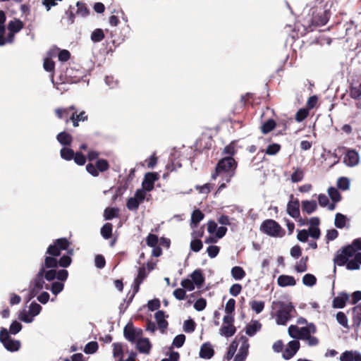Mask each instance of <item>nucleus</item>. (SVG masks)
I'll use <instances>...</instances> for the list:
<instances>
[{"mask_svg":"<svg viewBox=\"0 0 361 361\" xmlns=\"http://www.w3.org/2000/svg\"><path fill=\"white\" fill-rule=\"evenodd\" d=\"M3 345L6 349L11 352L17 351L20 347V341L17 340H13L11 338H10Z\"/></svg>","mask_w":361,"mask_h":361,"instance_id":"f704fd0d","label":"nucleus"},{"mask_svg":"<svg viewBox=\"0 0 361 361\" xmlns=\"http://www.w3.org/2000/svg\"><path fill=\"white\" fill-rule=\"evenodd\" d=\"M281 147L279 144L273 143L267 147L265 153L270 156L275 155L281 150Z\"/></svg>","mask_w":361,"mask_h":361,"instance_id":"ea45409f","label":"nucleus"},{"mask_svg":"<svg viewBox=\"0 0 361 361\" xmlns=\"http://www.w3.org/2000/svg\"><path fill=\"white\" fill-rule=\"evenodd\" d=\"M72 259L69 255H63L59 259H58L59 267L66 268L71 265Z\"/></svg>","mask_w":361,"mask_h":361,"instance_id":"603ef678","label":"nucleus"},{"mask_svg":"<svg viewBox=\"0 0 361 361\" xmlns=\"http://www.w3.org/2000/svg\"><path fill=\"white\" fill-rule=\"evenodd\" d=\"M56 140L61 145L66 147L71 145L73 139L70 133L63 131L56 135Z\"/></svg>","mask_w":361,"mask_h":361,"instance_id":"6ab92c4d","label":"nucleus"},{"mask_svg":"<svg viewBox=\"0 0 361 361\" xmlns=\"http://www.w3.org/2000/svg\"><path fill=\"white\" fill-rule=\"evenodd\" d=\"M354 258L352 259H347L345 263V267L348 270H357L360 269L361 264V252H357L354 255Z\"/></svg>","mask_w":361,"mask_h":361,"instance_id":"dca6fc26","label":"nucleus"},{"mask_svg":"<svg viewBox=\"0 0 361 361\" xmlns=\"http://www.w3.org/2000/svg\"><path fill=\"white\" fill-rule=\"evenodd\" d=\"M214 350L209 343L202 345L200 350V357L203 359H210L213 357Z\"/></svg>","mask_w":361,"mask_h":361,"instance_id":"a211bd4d","label":"nucleus"},{"mask_svg":"<svg viewBox=\"0 0 361 361\" xmlns=\"http://www.w3.org/2000/svg\"><path fill=\"white\" fill-rule=\"evenodd\" d=\"M77 13L82 16H87L89 14V10L86 4L82 2L77 3Z\"/></svg>","mask_w":361,"mask_h":361,"instance_id":"e2e57ef3","label":"nucleus"},{"mask_svg":"<svg viewBox=\"0 0 361 361\" xmlns=\"http://www.w3.org/2000/svg\"><path fill=\"white\" fill-rule=\"evenodd\" d=\"M142 335L141 329H135L132 323H128L123 329V336L130 343H135Z\"/></svg>","mask_w":361,"mask_h":361,"instance_id":"6e6552de","label":"nucleus"},{"mask_svg":"<svg viewBox=\"0 0 361 361\" xmlns=\"http://www.w3.org/2000/svg\"><path fill=\"white\" fill-rule=\"evenodd\" d=\"M202 247V242L200 239H194L190 242V249L195 252L200 251Z\"/></svg>","mask_w":361,"mask_h":361,"instance_id":"052dcab7","label":"nucleus"},{"mask_svg":"<svg viewBox=\"0 0 361 361\" xmlns=\"http://www.w3.org/2000/svg\"><path fill=\"white\" fill-rule=\"evenodd\" d=\"M136 347L139 352L147 354L152 345L148 338H139L136 341Z\"/></svg>","mask_w":361,"mask_h":361,"instance_id":"aec40b11","label":"nucleus"},{"mask_svg":"<svg viewBox=\"0 0 361 361\" xmlns=\"http://www.w3.org/2000/svg\"><path fill=\"white\" fill-rule=\"evenodd\" d=\"M349 300V295L345 292H341L337 297L333 300L332 306L334 308H343L345 303Z\"/></svg>","mask_w":361,"mask_h":361,"instance_id":"2eb2a0df","label":"nucleus"},{"mask_svg":"<svg viewBox=\"0 0 361 361\" xmlns=\"http://www.w3.org/2000/svg\"><path fill=\"white\" fill-rule=\"evenodd\" d=\"M345 222L346 218L343 214L341 213H337L336 214L334 222L336 227L343 228L345 226Z\"/></svg>","mask_w":361,"mask_h":361,"instance_id":"58836bf2","label":"nucleus"},{"mask_svg":"<svg viewBox=\"0 0 361 361\" xmlns=\"http://www.w3.org/2000/svg\"><path fill=\"white\" fill-rule=\"evenodd\" d=\"M113 225L111 223H106L101 228V235L106 239H109L112 235Z\"/></svg>","mask_w":361,"mask_h":361,"instance_id":"7c9ffc66","label":"nucleus"},{"mask_svg":"<svg viewBox=\"0 0 361 361\" xmlns=\"http://www.w3.org/2000/svg\"><path fill=\"white\" fill-rule=\"evenodd\" d=\"M290 200L287 204V213L293 218L300 216V202L298 199H294L293 195H290Z\"/></svg>","mask_w":361,"mask_h":361,"instance_id":"9d476101","label":"nucleus"},{"mask_svg":"<svg viewBox=\"0 0 361 361\" xmlns=\"http://www.w3.org/2000/svg\"><path fill=\"white\" fill-rule=\"evenodd\" d=\"M71 245V242L66 238H61L54 240L53 243L49 245L47 249L44 262L41 268L54 269L59 267L56 257L60 256L61 251L67 250Z\"/></svg>","mask_w":361,"mask_h":361,"instance_id":"f257e3e1","label":"nucleus"},{"mask_svg":"<svg viewBox=\"0 0 361 361\" xmlns=\"http://www.w3.org/2000/svg\"><path fill=\"white\" fill-rule=\"evenodd\" d=\"M75 110V106L71 105L66 108H57L55 109V114L59 119H63L66 123L70 121V116L71 113Z\"/></svg>","mask_w":361,"mask_h":361,"instance_id":"f8f14e48","label":"nucleus"},{"mask_svg":"<svg viewBox=\"0 0 361 361\" xmlns=\"http://www.w3.org/2000/svg\"><path fill=\"white\" fill-rule=\"evenodd\" d=\"M308 257H303L295 266V270L298 273H302L307 270Z\"/></svg>","mask_w":361,"mask_h":361,"instance_id":"2f4dec72","label":"nucleus"},{"mask_svg":"<svg viewBox=\"0 0 361 361\" xmlns=\"http://www.w3.org/2000/svg\"><path fill=\"white\" fill-rule=\"evenodd\" d=\"M361 250V239H355L350 245H345L337 250L334 257L335 265L345 266L348 259H350Z\"/></svg>","mask_w":361,"mask_h":361,"instance_id":"7ed1b4c3","label":"nucleus"},{"mask_svg":"<svg viewBox=\"0 0 361 361\" xmlns=\"http://www.w3.org/2000/svg\"><path fill=\"white\" fill-rule=\"evenodd\" d=\"M238 346V343L235 341H233L231 343V345H230V346L228 348V351L226 353V358L228 360H230L234 356V355H235V353L236 352Z\"/></svg>","mask_w":361,"mask_h":361,"instance_id":"8fccbe9b","label":"nucleus"},{"mask_svg":"<svg viewBox=\"0 0 361 361\" xmlns=\"http://www.w3.org/2000/svg\"><path fill=\"white\" fill-rule=\"evenodd\" d=\"M64 288V284L61 282H59V281H56V282H54L51 287L49 286V289L51 293L54 295H57L59 294L60 292H61L63 290Z\"/></svg>","mask_w":361,"mask_h":361,"instance_id":"864d4df0","label":"nucleus"},{"mask_svg":"<svg viewBox=\"0 0 361 361\" xmlns=\"http://www.w3.org/2000/svg\"><path fill=\"white\" fill-rule=\"evenodd\" d=\"M317 209V204L315 200L302 201V210L308 214H312Z\"/></svg>","mask_w":361,"mask_h":361,"instance_id":"4be33fe9","label":"nucleus"},{"mask_svg":"<svg viewBox=\"0 0 361 361\" xmlns=\"http://www.w3.org/2000/svg\"><path fill=\"white\" fill-rule=\"evenodd\" d=\"M304 173L300 169H297L291 175V180L293 183H298L302 180Z\"/></svg>","mask_w":361,"mask_h":361,"instance_id":"bf43d9fd","label":"nucleus"},{"mask_svg":"<svg viewBox=\"0 0 361 361\" xmlns=\"http://www.w3.org/2000/svg\"><path fill=\"white\" fill-rule=\"evenodd\" d=\"M195 327H196V324L193 319H190L185 320L184 322L183 330L186 333L193 332L195 330Z\"/></svg>","mask_w":361,"mask_h":361,"instance_id":"49530a36","label":"nucleus"},{"mask_svg":"<svg viewBox=\"0 0 361 361\" xmlns=\"http://www.w3.org/2000/svg\"><path fill=\"white\" fill-rule=\"evenodd\" d=\"M44 271L42 274L43 277L48 281H51L56 279V269H49L46 271V269H44Z\"/></svg>","mask_w":361,"mask_h":361,"instance_id":"6e6d98bb","label":"nucleus"},{"mask_svg":"<svg viewBox=\"0 0 361 361\" xmlns=\"http://www.w3.org/2000/svg\"><path fill=\"white\" fill-rule=\"evenodd\" d=\"M262 328V324L259 322L257 320H252L251 324L247 325L245 328V333L249 336H254L258 331H259Z\"/></svg>","mask_w":361,"mask_h":361,"instance_id":"5701e85b","label":"nucleus"},{"mask_svg":"<svg viewBox=\"0 0 361 361\" xmlns=\"http://www.w3.org/2000/svg\"><path fill=\"white\" fill-rule=\"evenodd\" d=\"M43 271L44 269H40L33 279L28 293L27 302L35 298L44 288L47 290L49 289V285L44 282V278L42 276Z\"/></svg>","mask_w":361,"mask_h":361,"instance_id":"39448f33","label":"nucleus"},{"mask_svg":"<svg viewBox=\"0 0 361 361\" xmlns=\"http://www.w3.org/2000/svg\"><path fill=\"white\" fill-rule=\"evenodd\" d=\"M237 166L238 163L233 157L222 158L216 164L215 170L212 173L211 177L213 180H215L219 176L225 174L224 180H225L226 183H229L231 178L235 175Z\"/></svg>","mask_w":361,"mask_h":361,"instance_id":"f03ea898","label":"nucleus"},{"mask_svg":"<svg viewBox=\"0 0 361 361\" xmlns=\"http://www.w3.org/2000/svg\"><path fill=\"white\" fill-rule=\"evenodd\" d=\"M140 202L133 197L127 200L126 207L129 210L135 211L139 207Z\"/></svg>","mask_w":361,"mask_h":361,"instance_id":"5fc2aeb1","label":"nucleus"},{"mask_svg":"<svg viewBox=\"0 0 361 361\" xmlns=\"http://www.w3.org/2000/svg\"><path fill=\"white\" fill-rule=\"evenodd\" d=\"M276 126V123L274 119H269L261 126V131L263 134H267L273 130Z\"/></svg>","mask_w":361,"mask_h":361,"instance_id":"bb28decb","label":"nucleus"},{"mask_svg":"<svg viewBox=\"0 0 361 361\" xmlns=\"http://www.w3.org/2000/svg\"><path fill=\"white\" fill-rule=\"evenodd\" d=\"M300 348V343L298 341H291L288 343L283 353V357L285 360H289L294 356Z\"/></svg>","mask_w":361,"mask_h":361,"instance_id":"ddd939ff","label":"nucleus"},{"mask_svg":"<svg viewBox=\"0 0 361 361\" xmlns=\"http://www.w3.org/2000/svg\"><path fill=\"white\" fill-rule=\"evenodd\" d=\"M207 305V301L204 298H201L197 299L194 303V308L197 311H202Z\"/></svg>","mask_w":361,"mask_h":361,"instance_id":"774afa93","label":"nucleus"},{"mask_svg":"<svg viewBox=\"0 0 361 361\" xmlns=\"http://www.w3.org/2000/svg\"><path fill=\"white\" fill-rule=\"evenodd\" d=\"M42 310V307L37 302H32L30 305V314L32 317H35L39 314Z\"/></svg>","mask_w":361,"mask_h":361,"instance_id":"680f3d73","label":"nucleus"},{"mask_svg":"<svg viewBox=\"0 0 361 361\" xmlns=\"http://www.w3.org/2000/svg\"><path fill=\"white\" fill-rule=\"evenodd\" d=\"M168 317L169 316L166 315L165 312L163 310H158L154 314V318L157 323L158 329L162 334H164L168 328L169 323L165 319Z\"/></svg>","mask_w":361,"mask_h":361,"instance_id":"9b49d317","label":"nucleus"},{"mask_svg":"<svg viewBox=\"0 0 361 361\" xmlns=\"http://www.w3.org/2000/svg\"><path fill=\"white\" fill-rule=\"evenodd\" d=\"M119 209L117 207H107L104 212V218L105 220H111L118 216Z\"/></svg>","mask_w":361,"mask_h":361,"instance_id":"c756f323","label":"nucleus"},{"mask_svg":"<svg viewBox=\"0 0 361 361\" xmlns=\"http://www.w3.org/2000/svg\"><path fill=\"white\" fill-rule=\"evenodd\" d=\"M329 11L326 10H314L312 11V17L310 20L311 25L322 26L326 24L329 19Z\"/></svg>","mask_w":361,"mask_h":361,"instance_id":"0eeeda50","label":"nucleus"},{"mask_svg":"<svg viewBox=\"0 0 361 361\" xmlns=\"http://www.w3.org/2000/svg\"><path fill=\"white\" fill-rule=\"evenodd\" d=\"M43 67L47 72H54L55 63L49 58H46L44 60Z\"/></svg>","mask_w":361,"mask_h":361,"instance_id":"13d9d810","label":"nucleus"},{"mask_svg":"<svg viewBox=\"0 0 361 361\" xmlns=\"http://www.w3.org/2000/svg\"><path fill=\"white\" fill-rule=\"evenodd\" d=\"M68 147V146H66L61 149L60 156L66 161H71L73 159L75 152L72 149Z\"/></svg>","mask_w":361,"mask_h":361,"instance_id":"cd10ccee","label":"nucleus"},{"mask_svg":"<svg viewBox=\"0 0 361 361\" xmlns=\"http://www.w3.org/2000/svg\"><path fill=\"white\" fill-rule=\"evenodd\" d=\"M235 300L233 298L229 299L225 307V312L227 314H232L235 310Z\"/></svg>","mask_w":361,"mask_h":361,"instance_id":"0e129e2a","label":"nucleus"},{"mask_svg":"<svg viewBox=\"0 0 361 361\" xmlns=\"http://www.w3.org/2000/svg\"><path fill=\"white\" fill-rule=\"evenodd\" d=\"M316 277L311 274H307L302 278L303 284L307 286H313L314 285L316 284Z\"/></svg>","mask_w":361,"mask_h":361,"instance_id":"79ce46f5","label":"nucleus"},{"mask_svg":"<svg viewBox=\"0 0 361 361\" xmlns=\"http://www.w3.org/2000/svg\"><path fill=\"white\" fill-rule=\"evenodd\" d=\"M337 187L342 190H346L350 188V180L348 178L341 177L337 180Z\"/></svg>","mask_w":361,"mask_h":361,"instance_id":"a18cd8bd","label":"nucleus"},{"mask_svg":"<svg viewBox=\"0 0 361 361\" xmlns=\"http://www.w3.org/2000/svg\"><path fill=\"white\" fill-rule=\"evenodd\" d=\"M328 193L333 202H339L341 199V194L335 188L331 187L328 189Z\"/></svg>","mask_w":361,"mask_h":361,"instance_id":"de8ad7c7","label":"nucleus"},{"mask_svg":"<svg viewBox=\"0 0 361 361\" xmlns=\"http://www.w3.org/2000/svg\"><path fill=\"white\" fill-rule=\"evenodd\" d=\"M190 276L192 279L191 281L193 282L195 285H196L198 287L202 286L204 282V278L200 269L195 270L191 274Z\"/></svg>","mask_w":361,"mask_h":361,"instance_id":"393cba45","label":"nucleus"},{"mask_svg":"<svg viewBox=\"0 0 361 361\" xmlns=\"http://www.w3.org/2000/svg\"><path fill=\"white\" fill-rule=\"evenodd\" d=\"M336 320L343 327L349 328L348 320L344 312H338L336 314Z\"/></svg>","mask_w":361,"mask_h":361,"instance_id":"09e8293b","label":"nucleus"},{"mask_svg":"<svg viewBox=\"0 0 361 361\" xmlns=\"http://www.w3.org/2000/svg\"><path fill=\"white\" fill-rule=\"evenodd\" d=\"M159 179V174L156 172H148L145 175L142 185L146 191H152L154 187V182Z\"/></svg>","mask_w":361,"mask_h":361,"instance_id":"1a4fd4ad","label":"nucleus"},{"mask_svg":"<svg viewBox=\"0 0 361 361\" xmlns=\"http://www.w3.org/2000/svg\"><path fill=\"white\" fill-rule=\"evenodd\" d=\"M231 275L235 280H241L245 276L246 274L241 267L235 266L231 269Z\"/></svg>","mask_w":361,"mask_h":361,"instance_id":"72a5a7b5","label":"nucleus"},{"mask_svg":"<svg viewBox=\"0 0 361 361\" xmlns=\"http://www.w3.org/2000/svg\"><path fill=\"white\" fill-rule=\"evenodd\" d=\"M317 331V327L313 323L307 324L306 326L300 329V335L298 339L305 340L311 334Z\"/></svg>","mask_w":361,"mask_h":361,"instance_id":"f3484780","label":"nucleus"},{"mask_svg":"<svg viewBox=\"0 0 361 361\" xmlns=\"http://www.w3.org/2000/svg\"><path fill=\"white\" fill-rule=\"evenodd\" d=\"M95 166L98 172H104L109 169L108 161L104 159H98L95 163Z\"/></svg>","mask_w":361,"mask_h":361,"instance_id":"4c0bfd02","label":"nucleus"},{"mask_svg":"<svg viewBox=\"0 0 361 361\" xmlns=\"http://www.w3.org/2000/svg\"><path fill=\"white\" fill-rule=\"evenodd\" d=\"M98 350V343L96 341H91L86 344L84 352L86 354H93Z\"/></svg>","mask_w":361,"mask_h":361,"instance_id":"a19ab883","label":"nucleus"},{"mask_svg":"<svg viewBox=\"0 0 361 361\" xmlns=\"http://www.w3.org/2000/svg\"><path fill=\"white\" fill-rule=\"evenodd\" d=\"M240 341L242 342V345L239 349V351L238 353H240V354H242V355H244L245 356H247L248 355V348H249V343H248V340L247 338L244 336H241L240 338Z\"/></svg>","mask_w":361,"mask_h":361,"instance_id":"e433bc0d","label":"nucleus"},{"mask_svg":"<svg viewBox=\"0 0 361 361\" xmlns=\"http://www.w3.org/2000/svg\"><path fill=\"white\" fill-rule=\"evenodd\" d=\"M24 24L19 19L11 20L8 24V30L10 32L17 33L23 28Z\"/></svg>","mask_w":361,"mask_h":361,"instance_id":"a878e982","label":"nucleus"},{"mask_svg":"<svg viewBox=\"0 0 361 361\" xmlns=\"http://www.w3.org/2000/svg\"><path fill=\"white\" fill-rule=\"evenodd\" d=\"M352 310L353 324L358 327L361 323V306H355L352 309Z\"/></svg>","mask_w":361,"mask_h":361,"instance_id":"473e14b6","label":"nucleus"},{"mask_svg":"<svg viewBox=\"0 0 361 361\" xmlns=\"http://www.w3.org/2000/svg\"><path fill=\"white\" fill-rule=\"evenodd\" d=\"M236 328L233 324L230 325H222L220 329V333L221 335L226 337H231L235 334Z\"/></svg>","mask_w":361,"mask_h":361,"instance_id":"c85d7f7f","label":"nucleus"},{"mask_svg":"<svg viewBox=\"0 0 361 361\" xmlns=\"http://www.w3.org/2000/svg\"><path fill=\"white\" fill-rule=\"evenodd\" d=\"M344 163L348 166H355L359 162V154L355 149H349L344 157Z\"/></svg>","mask_w":361,"mask_h":361,"instance_id":"4468645a","label":"nucleus"},{"mask_svg":"<svg viewBox=\"0 0 361 361\" xmlns=\"http://www.w3.org/2000/svg\"><path fill=\"white\" fill-rule=\"evenodd\" d=\"M159 242L158 236L155 234L149 233L146 238V243L149 247H155Z\"/></svg>","mask_w":361,"mask_h":361,"instance_id":"4d7b16f0","label":"nucleus"},{"mask_svg":"<svg viewBox=\"0 0 361 361\" xmlns=\"http://www.w3.org/2000/svg\"><path fill=\"white\" fill-rule=\"evenodd\" d=\"M262 233L274 238H282L286 231L281 225L274 219H266L260 225Z\"/></svg>","mask_w":361,"mask_h":361,"instance_id":"20e7f679","label":"nucleus"},{"mask_svg":"<svg viewBox=\"0 0 361 361\" xmlns=\"http://www.w3.org/2000/svg\"><path fill=\"white\" fill-rule=\"evenodd\" d=\"M105 37L104 31L102 29L97 28L91 34V39L94 42H100Z\"/></svg>","mask_w":361,"mask_h":361,"instance_id":"c9c22d12","label":"nucleus"},{"mask_svg":"<svg viewBox=\"0 0 361 361\" xmlns=\"http://www.w3.org/2000/svg\"><path fill=\"white\" fill-rule=\"evenodd\" d=\"M204 214L200 209H195L193 211L191 215V228H195L198 224L204 219Z\"/></svg>","mask_w":361,"mask_h":361,"instance_id":"b1692460","label":"nucleus"},{"mask_svg":"<svg viewBox=\"0 0 361 361\" xmlns=\"http://www.w3.org/2000/svg\"><path fill=\"white\" fill-rule=\"evenodd\" d=\"M250 307L257 314L260 313L264 308V302L263 301L253 300L250 302Z\"/></svg>","mask_w":361,"mask_h":361,"instance_id":"37998d69","label":"nucleus"},{"mask_svg":"<svg viewBox=\"0 0 361 361\" xmlns=\"http://www.w3.org/2000/svg\"><path fill=\"white\" fill-rule=\"evenodd\" d=\"M185 341V336L184 334H179L173 338V345L176 348H180L183 345Z\"/></svg>","mask_w":361,"mask_h":361,"instance_id":"338daca9","label":"nucleus"},{"mask_svg":"<svg viewBox=\"0 0 361 361\" xmlns=\"http://www.w3.org/2000/svg\"><path fill=\"white\" fill-rule=\"evenodd\" d=\"M149 271H147L145 264L139 267L138 273L135 280L142 282L148 276Z\"/></svg>","mask_w":361,"mask_h":361,"instance_id":"c03bdc74","label":"nucleus"},{"mask_svg":"<svg viewBox=\"0 0 361 361\" xmlns=\"http://www.w3.org/2000/svg\"><path fill=\"white\" fill-rule=\"evenodd\" d=\"M294 310L291 303H279V309L276 312V323L280 325H285L290 319V313Z\"/></svg>","mask_w":361,"mask_h":361,"instance_id":"423d86ee","label":"nucleus"},{"mask_svg":"<svg viewBox=\"0 0 361 361\" xmlns=\"http://www.w3.org/2000/svg\"><path fill=\"white\" fill-rule=\"evenodd\" d=\"M73 159L74 160L75 164H77L79 166H83L86 162V157L84 156L82 153L79 152L75 153Z\"/></svg>","mask_w":361,"mask_h":361,"instance_id":"69168bd1","label":"nucleus"},{"mask_svg":"<svg viewBox=\"0 0 361 361\" xmlns=\"http://www.w3.org/2000/svg\"><path fill=\"white\" fill-rule=\"evenodd\" d=\"M309 115V110L307 109H299L295 116V119L296 120V121L298 122H301L303 120H305Z\"/></svg>","mask_w":361,"mask_h":361,"instance_id":"3c124183","label":"nucleus"},{"mask_svg":"<svg viewBox=\"0 0 361 361\" xmlns=\"http://www.w3.org/2000/svg\"><path fill=\"white\" fill-rule=\"evenodd\" d=\"M278 285L281 287L295 286L296 282L293 276L288 275H281L277 280Z\"/></svg>","mask_w":361,"mask_h":361,"instance_id":"412c9836","label":"nucleus"}]
</instances>
